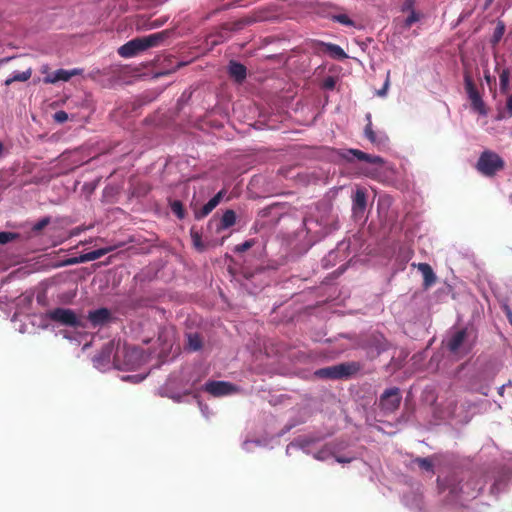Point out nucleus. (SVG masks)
<instances>
[{
	"instance_id": "nucleus-1",
	"label": "nucleus",
	"mask_w": 512,
	"mask_h": 512,
	"mask_svg": "<svg viewBox=\"0 0 512 512\" xmlns=\"http://www.w3.org/2000/svg\"><path fill=\"white\" fill-rule=\"evenodd\" d=\"M146 361V356L135 347L121 345L118 341L109 342L102 352L93 359L94 366L100 371H106L111 363L119 370H134Z\"/></svg>"
},
{
	"instance_id": "nucleus-2",
	"label": "nucleus",
	"mask_w": 512,
	"mask_h": 512,
	"mask_svg": "<svg viewBox=\"0 0 512 512\" xmlns=\"http://www.w3.org/2000/svg\"><path fill=\"white\" fill-rule=\"evenodd\" d=\"M310 440L308 439H297L295 442L290 443L286 448V453L292 455L296 449H301L307 454H312L316 460L326 461L330 458H334L336 462L341 464L350 463L353 457H343L338 454V451L332 445H325L318 451L313 452L310 448Z\"/></svg>"
},
{
	"instance_id": "nucleus-3",
	"label": "nucleus",
	"mask_w": 512,
	"mask_h": 512,
	"mask_svg": "<svg viewBox=\"0 0 512 512\" xmlns=\"http://www.w3.org/2000/svg\"><path fill=\"white\" fill-rule=\"evenodd\" d=\"M163 39L162 33L151 34L146 37L133 39L118 49V54L124 58H131L139 52L156 46Z\"/></svg>"
},
{
	"instance_id": "nucleus-4",
	"label": "nucleus",
	"mask_w": 512,
	"mask_h": 512,
	"mask_svg": "<svg viewBox=\"0 0 512 512\" xmlns=\"http://www.w3.org/2000/svg\"><path fill=\"white\" fill-rule=\"evenodd\" d=\"M504 162L496 153L484 152L477 163L478 170L486 175L491 176L503 168Z\"/></svg>"
},
{
	"instance_id": "nucleus-5",
	"label": "nucleus",
	"mask_w": 512,
	"mask_h": 512,
	"mask_svg": "<svg viewBox=\"0 0 512 512\" xmlns=\"http://www.w3.org/2000/svg\"><path fill=\"white\" fill-rule=\"evenodd\" d=\"M357 370L355 364L342 363L339 365L319 369L315 372V375L321 378L329 379H340L347 377Z\"/></svg>"
},
{
	"instance_id": "nucleus-6",
	"label": "nucleus",
	"mask_w": 512,
	"mask_h": 512,
	"mask_svg": "<svg viewBox=\"0 0 512 512\" xmlns=\"http://www.w3.org/2000/svg\"><path fill=\"white\" fill-rule=\"evenodd\" d=\"M51 320L62 325L78 327L82 325V318L71 309L57 308L48 313Z\"/></svg>"
},
{
	"instance_id": "nucleus-7",
	"label": "nucleus",
	"mask_w": 512,
	"mask_h": 512,
	"mask_svg": "<svg viewBox=\"0 0 512 512\" xmlns=\"http://www.w3.org/2000/svg\"><path fill=\"white\" fill-rule=\"evenodd\" d=\"M464 80H465V90H466L468 98L471 102L472 109L481 115H486L487 110H486L485 104H484L479 92L477 91L472 78L468 74H465Z\"/></svg>"
},
{
	"instance_id": "nucleus-8",
	"label": "nucleus",
	"mask_w": 512,
	"mask_h": 512,
	"mask_svg": "<svg viewBox=\"0 0 512 512\" xmlns=\"http://www.w3.org/2000/svg\"><path fill=\"white\" fill-rule=\"evenodd\" d=\"M464 80H465V90H466L468 98L471 102L472 109L481 115H486L487 110H486L485 104H484L479 92L477 91L472 78L468 74H465Z\"/></svg>"
},
{
	"instance_id": "nucleus-9",
	"label": "nucleus",
	"mask_w": 512,
	"mask_h": 512,
	"mask_svg": "<svg viewBox=\"0 0 512 512\" xmlns=\"http://www.w3.org/2000/svg\"><path fill=\"white\" fill-rule=\"evenodd\" d=\"M449 350L455 354L466 352L470 349L471 344L468 341L467 330H457L446 342Z\"/></svg>"
},
{
	"instance_id": "nucleus-10",
	"label": "nucleus",
	"mask_w": 512,
	"mask_h": 512,
	"mask_svg": "<svg viewBox=\"0 0 512 512\" xmlns=\"http://www.w3.org/2000/svg\"><path fill=\"white\" fill-rule=\"evenodd\" d=\"M205 391L213 396H225L233 394L237 391V387L225 381H212L204 386Z\"/></svg>"
},
{
	"instance_id": "nucleus-11",
	"label": "nucleus",
	"mask_w": 512,
	"mask_h": 512,
	"mask_svg": "<svg viewBox=\"0 0 512 512\" xmlns=\"http://www.w3.org/2000/svg\"><path fill=\"white\" fill-rule=\"evenodd\" d=\"M400 393L397 388H391L384 392V394L381 397V407L386 411H394L400 403Z\"/></svg>"
},
{
	"instance_id": "nucleus-12",
	"label": "nucleus",
	"mask_w": 512,
	"mask_h": 512,
	"mask_svg": "<svg viewBox=\"0 0 512 512\" xmlns=\"http://www.w3.org/2000/svg\"><path fill=\"white\" fill-rule=\"evenodd\" d=\"M82 73L81 69L74 68L71 70L59 69L53 73L48 74L44 78V82L47 84H54L58 81H69L73 76L80 75Z\"/></svg>"
},
{
	"instance_id": "nucleus-13",
	"label": "nucleus",
	"mask_w": 512,
	"mask_h": 512,
	"mask_svg": "<svg viewBox=\"0 0 512 512\" xmlns=\"http://www.w3.org/2000/svg\"><path fill=\"white\" fill-rule=\"evenodd\" d=\"M343 157L346 158L347 160H352L353 158H357L358 160L366 161L368 163L378 165V166H381L383 164V160L380 157L372 156V155L366 154L362 151L355 150V149L347 150L343 154Z\"/></svg>"
},
{
	"instance_id": "nucleus-14",
	"label": "nucleus",
	"mask_w": 512,
	"mask_h": 512,
	"mask_svg": "<svg viewBox=\"0 0 512 512\" xmlns=\"http://www.w3.org/2000/svg\"><path fill=\"white\" fill-rule=\"evenodd\" d=\"M353 213L355 216H362L366 209V195L363 189H357L353 197Z\"/></svg>"
},
{
	"instance_id": "nucleus-15",
	"label": "nucleus",
	"mask_w": 512,
	"mask_h": 512,
	"mask_svg": "<svg viewBox=\"0 0 512 512\" xmlns=\"http://www.w3.org/2000/svg\"><path fill=\"white\" fill-rule=\"evenodd\" d=\"M224 191H219L213 198H211L208 203H206L200 211L196 212L197 218H202L207 216L221 201L224 196Z\"/></svg>"
},
{
	"instance_id": "nucleus-16",
	"label": "nucleus",
	"mask_w": 512,
	"mask_h": 512,
	"mask_svg": "<svg viewBox=\"0 0 512 512\" xmlns=\"http://www.w3.org/2000/svg\"><path fill=\"white\" fill-rule=\"evenodd\" d=\"M507 96L506 104L504 107L498 106L497 107V120H505L512 117V93L511 94H505Z\"/></svg>"
},
{
	"instance_id": "nucleus-17",
	"label": "nucleus",
	"mask_w": 512,
	"mask_h": 512,
	"mask_svg": "<svg viewBox=\"0 0 512 512\" xmlns=\"http://www.w3.org/2000/svg\"><path fill=\"white\" fill-rule=\"evenodd\" d=\"M323 47L324 51L327 52L332 58L341 60L348 57L344 50L336 44L325 43L323 44Z\"/></svg>"
},
{
	"instance_id": "nucleus-18",
	"label": "nucleus",
	"mask_w": 512,
	"mask_h": 512,
	"mask_svg": "<svg viewBox=\"0 0 512 512\" xmlns=\"http://www.w3.org/2000/svg\"><path fill=\"white\" fill-rule=\"evenodd\" d=\"M109 318V311L107 309H98L89 314V320L94 325H100L106 322Z\"/></svg>"
},
{
	"instance_id": "nucleus-19",
	"label": "nucleus",
	"mask_w": 512,
	"mask_h": 512,
	"mask_svg": "<svg viewBox=\"0 0 512 512\" xmlns=\"http://www.w3.org/2000/svg\"><path fill=\"white\" fill-rule=\"evenodd\" d=\"M229 73L237 81H241L246 76V68L237 62H231L229 64Z\"/></svg>"
},
{
	"instance_id": "nucleus-20",
	"label": "nucleus",
	"mask_w": 512,
	"mask_h": 512,
	"mask_svg": "<svg viewBox=\"0 0 512 512\" xmlns=\"http://www.w3.org/2000/svg\"><path fill=\"white\" fill-rule=\"evenodd\" d=\"M418 269L421 271L424 277L425 286H430L435 281V274L431 267L426 263H420Z\"/></svg>"
},
{
	"instance_id": "nucleus-21",
	"label": "nucleus",
	"mask_w": 512,
	"mask_h": 512,
	"mask_svg": "<svg viewBox=\"0 0 512 512\" xmlns=\"http://www.w3.org/2000/svg\"><path fill=\"white\" fill-rule=\"evenodd\" d=\"M32 75V70L29 68L22 72H14L9 78L5 80V85H10L15 81H27Z\"/></svg>"
},
{
	"instance_id": "nucleus-22",
	"label": "nucleus",
	"mask_w": 512,
	"mask_h": 512,
	"mask_svg": "<svg viewBox=\"0 0 512 512\" xmlns=\"http://www.w3.org/2000/svg\"><path fill=\"white\" fill-rule=\"evenodd\" d=\"M366 137L374 144L381 145L386 142V137L383 134L377 135L371 127V123H369L365 128Z\"/></svg>"
},
{
	"instance_id": "nucleus-23",
	"label": "nucleus",
	"mask_w": 512,
	"mask_h": 512,
	"mask_svg": "<svg viewBox=\"0 0 512 512\" xmlns=\"http://www.w3.org/2000/svg\"><path fill=\"white\" fill-rule=\"evenodd\" d=\"M510 83V71L508 69H503L499 74V86L500 92L502 94H507Z\"/></svg>"
},
{
	"instance_id": "nucleus-24",
	"label": "nucleus",
	"mask_w": 512,
	"mask_h": 512,
	"mask_svg": "<svg viewBox=\"0 0 512 512\" xmlns=\"http://www.w3.org/2000/svg\"><path fill=\"white\" fill-rule=\"evenodd\" d=\"M236 221V214L233 210H227L221 219V225L220 227L223 229L229 228L232 225H234Z\"/></svg>"
},
{
	"instance_id": "nucleus-25",
	"label": "nucleus",
	"mask_w": 512,
	"mask_h": 512,
	"mask_svg": "<svg viewBox=\"0 0 512 512\" xmlns=\"http://www.w3.org/2000/svg\"><path fill=\"white\" fill-rule=\"evenodd\" d=\"M188 348L192 351L200 349L202 341L198 334L190 333L187 335Z\"/></svg>"
},
{
	"instance_id": "nucleus-26",
	"label": "nucleus",
	"mask_w": 512,
	"mask_h": 512,
	"mask_svg": "<svg viewBox=\"0 0 512 512\" xmlns=\"http://www.w3.org/2000/svg\"><path fill=\"white\" fill-rule=\"evenodd\" d=\"M505 32V26L502 22H498L492 36V42L498 43Z\"/></svg>"
},
{
	"instance_id": "nucleus-27",
	"label": "nucleus",
	"mask_w": 512,
	"mask_h": 512,
	"mask_svg": "<svg viewBox=\"0 0 512 512\" xmlns=\"http://www.w3.org/2000/svg\"><path fill=\"white\" fill-rule=\"evenodd\" d=\"M109 251H110V249H98V250L88 252V256L90 258V261H94V260H97L100 257L104 256Z\"/></svg>"
},
{
	"instance_id": "nucleus-28",
	"label": "nucleus",
	"mask_w": 512,
	"mask_h": 512,
	"mask_svg": "<svg viewBox=\"0 0 512 512\" xmlns=\"http://www.w3.org/2000/svg\"><path fill=\"white\" fill-rule=\"evenodd\" d=\"M389 86H390V71L387 72L383 88L377 91V95L380 97L386 96Z\"/></svg>"
},
{
	"instance_id": "nucleus-29",
	"label": "nucleus",
	"mask_w": 512,
	"mask_h": 512,
	"mask_svg": "<svg viewBox=\"0 0 512 512\" xmlns=\"http://www.w3.org/2000/svg\"><path fill=\"white\" fill-rule=\"evenodd\" d=\"M334 19L343 24V25H346V26H353L354 25V22L345 14H339V15H336L334 16Z\"/></svg>"
},
{
	"instance_id": "nucleus-30",
	"label": "nucleus",
	"mask_w": 512,
	"mask_h": 512,
	"mask_svg": "<svg viewBox=\"0 0 512 512\" xmlns=\"http://www.w3.org/2000/svg\"><path fill=\"white\" fill-rule=\"evenodd\" d=\"M171 209L179 218H183L184 213H183V208H182V205L180 202H178V201L173 202L171 205Z\"/></svg>"
},
{
	"instance_id": "nucleus-31",
	"label": "nucleus",
	"mask_w": 512,
	"mask_h": 512,
	"mask_svg": "<svg viewBox=\"0 0 512 512\" xmlns=\"http://www.w3.org/2000/svg\"><path fill=\"white\" fill-rule=\"evenodd\" d=\"M16 237L14 233L11 232H0V244H5Z\"/></svg>"
},
{
	"instance_id": "nucleus-32",
	"label": "nucleus",
	"mask_w": 512,
	"mask_h": 512,
	"mask_svg": "<svg viewBox=\"0 0 512 512\" xmlns=\"http://www.w3.org/2000/svg\"><path fill=\"white\" fill-rule=\"evenodd\" d=\"M145 377H146V374H135V375H128L126 377H123V380L138 383V382H141L143 379H145Z\"/></svg>"
},
{
	"instance_id": "nucleus-33",
	"label": "nucleus",
	"mask_w": 512,
	"mask_h": 512,
	"mask_svg": "<svg viewBox=\"0 0 512 512\" xmlns=\"http://www.w3.org/2000/svg\"><path fill=\"white\" fill-rule=\"evenodd\" d=\"M68 119V114L65 111H57L54 114V120L58 123H64Z\"/></svg>"
},
{
	"instance_id": "nucleus-34",
	"label": "nucleus",
	"mask_w": 512,
	"mask_h": 512,
	"mask_svg": "<svg viewBox=\"0 0 512 512\" xmlns=\"http://www.w3.org/2000/svg\"><path fill=\"white\" fill-rule=\"evenodd\" d=\"M417 462L419 464L420 467L426 469V470H430L431 467H432V463L429 459H417Z\"/></svg>"
},
{
	"instance_id": "nucleus-35",
	"label": "nucleus",
	"mask_w": 512,
	"mask_h": 512,
	"mask_svg": "<svg viewBox=\"0 0 512 512\" xmlns=\"http://www.w3.org/2000/svg\"><path fill=\"white\" fill-rule=\"evenodd\" d=\"M418 19V15L414 11H412L405 21L406 26H411L414 22L418 21Z\"/></svg>"
},
{
	"instance_id": "nucleus-36",
	"label": "nucleus",
	"mask_w": 512,
	"mask_h": 512,
	"mask_svg": "<svg viewBox=\"0 0 512 512\" xmlns=\"http://www.w3.org/2000/svg\"><path fill=\"white\" fill-rule=\"evenodd\" d=\"M260 442L259 441H252V440H247L243 443V449L246 450V451H251L252 450V446H256V445H259Z\"/></svg>"
},
{
	"instance_id": "nucleus-37",
	"label": "nucleus",
	"mask_w": 512,
	"mask_h": 512,
	"mask_svg": "<svg viewBox=\"0 0 512 512\" xmlns=\"http://www.w3.org/2000/svg\"><path fill=\"white\" fill-rule=\"evenodd\" d=\"M192 237H193V243H194V246H195L197 249L201 250V249L203 248V246H202V244H201V241H200L199 236H198L196 233H194V234H192Z\"/></svg>"
},
{
	"instance_id": "nucleus-38",
	"label": "nucleus",
	"mask_w": 512,
	"mask_h": 512,
	"mask_svg": "<svg viewBox=\"0 0 512 512\" xmlns=\"http://www.w3.org/2000/svg\"><path fill=\"white\" fill-rule=\"evenodd\" d=\"M48 224V219H42L34 225V230L38 231L43 229Z\"/></svg>"
},
{
	"instance_id": "nucleus-39",
	"label": "nucleus",
	"mask_w": 512,
	"mask_h": 512,
	"mask_svg": "<svg viewBox=\"0 0 512 512\" xmlns=\"http://www.w3.org/2000/svg\"><path fill=\"white\" fill-rule=\"evenodd\" d=\"M250 247H251V243L247 241V242L237 246L236 250L242 252V251L249 249Z\"/></svg>"
},
{
	"instance_id": "nucleus-40",
	"label": "nucleus",
	"mask_w": 512,
	"mask_h": 512,
	"mask_svg": "<svg viewBox=\"0 0 512 512\" xmlns=\"http://www.w3.org/2000/svg\"><path fill=\"white\" fill-rule=\"evenodd\" d=\"M89 261H90V258L88 256V253L78 256V263H85V262H89Z\"/></svg>"
},
{
	"instance_id": "nucleus-41",
	"label": "nucleus",
	"mask_w": 512,
	"mask_h": 512,
	"mask_svg": "<svg viewBox=\"0 0 512 512\" xmlns=\"http://www.w3.org/2000/svg\"><path fill=\"white\" fill-rule=\"evenodd\" d=\"M199 406H200V409H201V412H202L203 416L208 418V416H209V409H208V407L202 405L201 403H199Z\"/></svg>"
},
{
	"instance_id": "nucleus-42",
	"label": "nucleus",
	"mask_w": 512,
	"mask_h": 512,
	"mask_svg": "<svg viewBox=\"0 0 512 512\" xmlns=\"http://www.w3.org/2000/svg\"><path fill=\"white\" fill-rule=\"evenodd\" d=\"M75 264H79V263H78V257H74V258L67 259V260L64 262V265H75Z\"/></svg>"
},
{
	"instance_id": "nucleus-43",
	"label": "nucleus",
	"mask_w": 512,
	"mask_h": 512,
	"mask_svg": "<svg viewBox=\"0 0 512 512\" xmlns=\"http://www.w3.org/2000/svg\"><path fill=\"white\" fill-rule=\"evenodd\" d=\"M326 88L332 89L334 87V80L332 78H328L324 83Z\"/></svg>"
},
{
	"instance_id": "nucleus-44",
	"label": "nucleus",
	"mask_w": 512,
	"mask_h": 512,
	"mask_svg": "<svg viewBox=\"0 0 512 512\" xmlns=\"http://www.w3.org/2000/svg\"><path fill=\"white\" fill-rule=\"evenodd\" d=\"M484 77H485V80H486V82H487L488 84H491V83H492V81H493V77H492L488 72H486V73H485Z\"/></svg>"
},
{
	"instance_id": "nucleus-45",
	"label": "nucleus",
	"mask_w": 512,
	"mask_h": 512,
	"mask_svg": "<svg viewBox=\"0 0 512 512\" xmlns=\"http://www.w3.org/2000/svg\"><path fill=\"white\" fill-rule=\"evenodd\" d=\"M507 317H508L510 324L512 325V312L511 311H508Z\"/></svg>"
},
{
	"instance_id": "nucleus-46",
	"label": "nucleus",
	"mask_w": 512,
	"mask_h": 512,
	"mask_svg": "<svg viewBox=\"0 0 512 512\" xmlns=\"http://www.w3.org/2000/svg\"><path fill=\"white\" fill-rule=\"evenodd\" d=\"M47 70H48V67H47V66H44V67H43L42 72H43V73H46V72H47Z\"/></svg>"
},
{
	"instance_id": "nucleus-47",
	"label": "nucleus",
	"mask_w": 512,
	"mask_h": 512,
	"mask_svg": "<svg viewBox=\"0 0 512 512\" xmlns=\"http://www.w3.org/2000/svg\"><path fill=\"white\" fill-rule=\"evenodd\" d=\"M504 387H505L504 385L500 387V389H499V393H500V394H502V392H503V390H504Z\"/></svg>"
},
{
	"instance_id": "nucleus-48",
	"label": "nucleus",
	"mask_w": 512,
	"mask_h": 512,
	"mask_svg": "<svg viewBox=\"0 0 512 512\" xmlns=\"http://www.w3.org/2000/svg\"><path fill=\"white\" fill-rule=\"evenodd\" d=\"M172 398L175 400V401H179V397L177 396H172Z\"/></svg>"
}]
</instances>
